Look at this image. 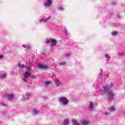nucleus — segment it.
Here are the masks:
<instances>
[{
	"instance_id": "aec40b11",
	"label": "nucleus",
	"mask_w": 125,
	"mask_h": 125,
	"mask_svg": "<svg viewBox=\"0 0 125 125\" xmlns=\"http://www.w3.org/2000/svg\"><path fill=\"white\" fill-rule=\"evenodd\" d=\"M60 65H65L66 62H62L60 63Z\"/></svg>"
},
{
	"instance_id": "f3484780",
	"label": "nucleus",
	"mask_w": 125,
	"mask_h": 125,
	"mask_svg": "<svg viewBox=\"0 0 125 125\" xmlns=\"http://www.w3.org/2000/svg\"><path fill=\"white\" fill-rule=\"evenodd\" d=\"M117 34H118V32H117V31H113L112 32V36H116Z\"/></svg>"
},
{
	"instance_id": "0eeeda50",
	"label": "nucleus",
	"mask_w": 125,
	"mask_h": 125,
	"mask_svg": "<svg viewBox=\"0 0 125 125\" xmlns=\"http://www.w3.org/2000/svg\"><path fill=\"white\" fill-rule=\"evenodd\" d=\"M57 42V41L55 40V39H53L51 40V44L52 46H55L56 45V43Z\"/></svg>"
},
{
	"instance_id": "393cba45",
	"label": "nucleus",
	"mask_w": 125,
	"mask_h": 125,
	"mask_svg": "<svg viewBox=\"0 0 125 125\" xmlns=\"http://www.w3.org/2000/svg\"><path fill=\"white\" fill-rule=\"evenodd\" d=\"M105 57H106V58H110V56H109V55H107V54H105Z\"/></svg>"
},
{
	"instance_id": "c756f323",
	"label": "nucleus",
	"mask_w": 125,
	"mask_h": 125,
	"mask_svg": "<svg viewBox=\"0 0 125 125\" xmlns=\"http://www.w3.org/2000/svg\"><path fill=\"white\" fill-rule=\"evenodd\" d=\"M27 70H31V67H27Z\"/></svg>"
},
{
	"instance_id": "a211bd4d",
	"label": "nucleus",
	"mask_w": 125,
	"mask_h": 125,
	"mask_svg": "<svg viewBox=\"0 0 125 125\" xmlns=\"http://www.w3.org/2000/svg\"><path fill=\"white\" fill-rule=\"evenodd\" d=\"M8 97L9 99H11L13 97V94H10L8 96Z\"/></svg>"
},
{
	"instance_id": "412c9836",
	"label": "nucleus",
	"mask_w": 125,
	"mask_h": 125,
	"mask_svg": "<svg viewBox=\"0 0 125 125\" xmlns=\"http://www.w3.org/2000/svg\"><path fill=\"white\" fill-rule=\"evenodd\" d=\"M1 78V79H5L6 78V74H4Z\"/></svg>"
},
{
	"instance_id": "2f4dec72",
	"label": "nucleus",
	"mask_w": 125,
	"mask_h": 125,
	"mask_svg": "<svg viewBox=\"0 0 125 125\" xmlns=\"http://www.w3.org/2000/svg\"><path fill=\"white\" fill-rule=\"evenodd\" d=\"M102 72H103V70H102V72H101V74H102Z\"/></svg>"
},
{
	"instance_id": "9d476101",
	"label": "nucleus",
	"mask_w": 125,
	"mask_h": 125,
	"mask_svg": "<svg viewBox=\"0 0 125 125\" xmlns=\"http://www.w3.org/2000/svg\"><path fill=\"white\" fill-rule=\"evenodd\" d=\"M69 119H64V120L63 121L62 123V125H69Z\"/></svg>"
},
{
	"instance_id": "7c9ffc66",
	"label": "nucleus",
	"mask_w": 125,
	"mask_h": 125,
	"mask_svg": "<svg viewBox=\"0 0 125 125\" xmlns=\"http://www.w3.org/2000/svg\"><path fill=\"white\" fill-rule=\"evenodd\" d=\"M60 9H62V10H63V7H60Z\"/></svg>"
},
{
	"instance_id": "f8f14e48",
	"label": "nucleus",
	"mask_w": 125,
	"mask_h": 125,
	"mask_svg": "<svg viewBox=\"0 0 125 125\" xmlns=\"http://www.w3.org/2000/svg\"><path fill=\"white\" fill-rule=\"evenodd\" d=\"M23 47H24V48L26 49V50H29V49H30L31 48V46L30 45H23Z\"/></svg>"
},
{
	"instance_id": "5701e85b",
	"label": "nucleus",
	"mask_w": 125,
	"mask_h": 125,
	"mask_svg": "<svg viewBox=\"0 0 125 125\" xmlns=\"http://www.w3.org/2000/svg\"><path fill=\"white\" fill-rule=\"evenodd\" d=\"M49 17L48 19H45L44 21H44V22H47V21H48V20L49 19Z\"/></svg>"
},
{
	"instance_id": "f257e3e1",
	"label": "nucleus",
	"mask_w": 125,
	"mask_h": 125,
	"mask_svg": "<svg viewBox=\"0 0 125 125\" xmlns=\"http://www.w3.org/2000/svg\"><path fill=\"white\" fill-rule=\"evenodd\" d=\"M29 76H31V72H25L24 74V77L22 78L23 82H27V79H28V77H29Z\"/></svg>"
},
{
	"instance_id": "bb28decb",
	"label": "nucleus",
	"mask_w": 125,
	"mask_h": 125,
	"mask_svg": "<svg viewBox=\"0 0 125 125\" xmlns=\"http://www.w3.org/2000/svg\"><path fill=\"white\" fill-rule=\"evenodd\" d=\"M31 78H32V79H35V78H36V76H32L31 77Z\"/></svg>"
},
{
	"instance_id": "423d86ee",
	"label": "nucleus",
	"mask_w": 125,
	"mask_h": 125,
	"mask_svg": "<svg viewBox=\"0 0 125 125\" xmlns=\"http://www.w3.org/2000/svg\"><path fill=\"white\" fill-rule=\"evenodd\" d=\"M39 68H40V69H48L49 67L48 65L40 63L39 64Z\"/></svg>"
},
{
	"instance_id": "1a4fd4ad",
	"label": "nucleus",
	"mask_w": 125,
	"mask_h": 125,
	"mask_svg": "<svg viewBox=\"0 0 125 125\" xmlns=\"http://www.w3.org/2000/svg\"><path fill=\"white\" fill-rule=\"evenodd\" d=\"M72 124L73 125H81V124L78 123V121L75 119H73L71 121Z\"/></svg>"
},
{
	"instance_id": "ddd939ff",
	"label": "nucleus",
	"mask_w": 125,
	"mask_h": 125,
	"mask_svg": "<svg viewBox=\"0 0 125 125\" xmlns=\"http://www.w3.org/2000/svg\"><path fill=\"white\" fill-rule=\"evenodd\" d=\"M55 83L57 85H60V84H61V83H60V81L58 80H56Z\"/></svg>"
},
{
	"instance_id": "4468645a",
	"label": "nucleus",
	"mask_w": 125,
	"mask_h": 125,
	"mask_svg": "<svg viewBox=\"0 0 125 125\" xmlns=\"http://www.w3.org/2000/svg\"><path fill=\"white\" fill-rule=\"evenodd\" d=\"M51 83V81H45L44 83L45 85H46L47 86L50 84Z\"/></svg>"
},
{
	"instance_id": "473e14b6",
	"label": "nucleus",
	"mask_w": 125,
	"mask_h": 125,
	"mask_svg": "<svg viewBox=\"0 0 125 125\" xmlns=\"http://www.w3.org/2000/svg\"><path fill=\"white\" fill-rule=\"evenodd\" d=\"M106 61H108V60H106Z\"/></svg>"
},
{
	"instance_id": "c85d7f7f",
	"label": "nucleus",
	"mask_w": 125,
	"mask_h": 125,
	"mask_svg": "<svg viewBox=\"0 0 125 125\" xmlns=\"http://www.w3.org/2000/svg\"><path fill=\"white\" fill-rule=\"evenodd\" d=\"M71 55V54H67L66 55V56H70Z\"/></svg>"
},
{
	"instance_id": "a878e982",
	"label": "nucleus",
	"mask_w": 125,
	"mask_h": 125,
	"mask_svg": "<svg viewBox=\"0 0 125 125\" xmlns=\"http://www.w3.org/2000/svg\"><path fill=\"white\" fill-rule=\"evenodd\" d=\"M2 58H3V56L0 55V59H2Z\"/></svg>"
},
{
	"instance_id": "6ab92c4d",
	"label": "nucleus",
	"mask_w": 125,
	"mask_h": 125,
	"mask_svg": "<svg viewBox=\"0 0 125 125\" xmlns=\"http://www.w3.org/2000/svg\"><path fill=\"white\" fill-rule=\"evenodd\" d=\"M105 116H108V115H111V113L109 112L105 111L104 112Z\"/></svg>"
},
{
	"instance_id": "6e6552de",
	"label": "nucleus",
	"mask_w": 125,
	"mask_h": 125,
	"mask_svg": "<svg viewBox=\"0 0 125 125\" xmlns=\"http://www.w3.org/2000/svg\"><path fill=\"white\" fill-rule=\"evenodd\" d=\"M89 123V121L88 120H83L81 122L82 125H87Z\"/></svg>"
},
{
	"instance_id": "dca6fc26",
	"label": "nucleus",
	"mask_w": 125,
	"mask_h": 125,
	"mask_svg": "<svg viewBox=\"0 0 125 125\" xmlns=\"http://www.w3.org/2000/svg\"><path fill=\"white\" fill-rule=\"evenodd\" d=\"M19 66L20 67V68H22V69H24V68H26L27 66H25V65L24 64H22V65H21V64H19Z\"/></svg>"
},
{
	"instance_id": "7ed1b4c3",
	"label": "nucleus",
	"mask_w": 125,
	"mask_h": 125,
	"mask_svg": "<svg viewBox=\"0 0 125 125\" xmlns=\"http://www.w3.org/2000/svg\"><path fill=\"white\" fill-rule=\"evenodd\" d=\"M103 87L104 89V91L105 92V93H107V92H109V91H110V87L108 86V85L103 86Z\"/></svg>"
},
{
	"instance_id": "cd10ccee",
	"label": "nucleus",
	"mask_w": 125,
	"mask_h": 125,
	"mask_svg": "<svg viewBox=\"0 0 125 125\" xmlns=\"http://www.w3.org/2000/svg\"><path fill=\"white\" fill-rule=\"evenodd\" d=\"M50 42V41H49V40H48L46 41V43H49Z\"/></svg>"
},
{
	"instance_id": "b1692460",
	"label": "nucleus",
	"mask_w": 125,
	"mask_h": 125,
	"mask_svg": "<svg viewBox=\"0 0 125 125\" xmlns=\"http://www.w3.org/2000/svg\"><path fill=\"white\" fill-rule=\"evenodd\" d=\"M34 112L35 114H38V110L37 109H34Z\"/></svg>"
},
{
	"instance_id": "39448f33",
	"label": "nucleus",
	"mask_w": 125,
	"mask_h": 125,
	"mask_svg": "<svg viewBox=\"0 0 125 125\" xmlns=\"http://www.w3.org/2000/svg\"><path fill=\"white\" fill-rule=\"evenodd\" d=\"M52 3V1L51 0H46V2L44 3L45 6H50Z\"/></svg>"
},
{
	"instance_id": "f03ea898",
	"label": "nucleus",
	"mask_w": 125,
	"mask_h": 125,
	"mask_svg": "<svg viewBox=\"0 0 125 125\" xmlns=\"http://www.w3.org/2000/svg\"><path fill=\"white\" fill-rule=\"evenodd\" d=\"M60 101H61L63 104H68V103L69 102V100H68V99L65 98V97H62L60 99Z\"/></svg>"
},
{
	"instance_id": "2eb2a0df",
	"label": "nucleus",
	"mask_w": 125,
	"mask_h": 125,
	"mask_svg": "<svg viewBox=\"0 0 125 125\" xmlns=\"http://www.w3.org/2000/svg\"><path fill=\"white\" fill-rule=\"evenodd\" d=\"M89 107V109H92V108H93V103L91 102H90Z\"/></svg>"
},
{
	"instance_id": "4be33fe9",
	"label": "nucleus",
	"mask_w": 125,
	"mask_h": 125,
	"mask_svg": "<svg viewBox=\"0 0 125 125\" xmlns=\"http://www.w3.org/2000/svg\"><path fill=\"white\" fill-rule=\"evenodd\" d=\"M114 85H115V83H112L110 84L111 87H114Z\"/></svg>"
},
{
	"instance_id": "9b49d317",
	"label": "nucleus",
	"mask_w": 125,
	"mask_h": 125,
	"mask_svg": "<svg viewBox=\"0 0 125 125\" xmlns=\"http://www.w3.org/2000/svg\"><path fill=\"white\" fill-rule=\"evenodd\" d=\"M108 110L110 111L111 112H114V111H116V107L112 106L108 109Z\"/></svg>"
},
{
	"instance_id": "20e7f679",
	"label": "nucleus",
	"mask_w": 125,
	"mask_h": 125,
	"mask_svg": "<svg viewBox=\"0 0 125 125\" xmlns=\"http://www.w3.org/2000/svg\"><path fill=\"white\" fill-rule=\"evenodd\" d=\"M108 100H113V98H114V94L113 92L110 91L108 93Z\"/></svg>"
}]
</instances>
